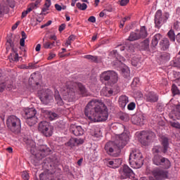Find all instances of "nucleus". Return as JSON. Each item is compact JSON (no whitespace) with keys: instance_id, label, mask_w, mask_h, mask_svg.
Masks as SVG:
<instances>
[{"instance_id":"1","label":"nucleus","mask_w":180,"mask_h":180,"mask_svg":"<svg viewBox=\"0 0 180 180\" xmlns=\"http://www.w3.org/2000/svg\"><path fill=\"white\" fill-rule=\"evenodd\" d=\"M84 115L89 120L94 123L105 122L109 117L108 108L99 99H92L88 103L84 109Z\"/></svg>"},{"instance_id":"2","label":"nucleus","mask_w":180,"mask_h":180,"mask_svg":"<svg viewBox=\"0 0 180 180\" xmlns=\"http://www.w3.org/2000/svg\"><path fill=\"white\" fill-rule=\"evenodd\" d=\"M129 140L127 133H122L119 135L118 138L113 142H108L105 146V150L107 154L112 157H119L122 148L127 144Z\"/></svg>"},{"instance_id":"3","label":"nucleus","mask_w":180,"mask_h":180,"mask_svg":"<svg viewBox=\"0 0 180 180\" xmlns=\"http://www.w3.org/2000/svg\"><path fill=\"white\" fill-rule=\"evenodd\" d=\"M74 86H77L78 88L80 94L82 95V96H85V94H86V89H85V86L82 85V84L74 83V82L71 81L66 82L63 89L65 92L63 94L70 102H72V101H75V99H77Z\"/></svg>"},{"instance_id":"4","label":"nucleus","mask_w":180,"mask_h":180,"mask_svg":"<svg viewBox=\"0 0 180 180\" xmlns=\"http://www.w3.org/2000/svg\"><path fill=\"white\" fill-rule=\"evenodd\" d=\"M144 164V160L143 159V154L138 149L132 150L129 155V165L132 168L139 169L141 168Z\"/></svg>"},{"instance_id":"5","label":"nucleus","mask_w":180,"mask_h":180,"mask_svg":"<svg viewBox=\"0 0 180 180\" xmlns=\"http://www.w3.org/2000/svg\"><path fill=\"white\" fill-rule=\"evenodd\" d=\"M168 19H169V13L165 12L162 14V11L158 10L155 14V27L160 29L164 23H167Z\"/></svg>"},{"instance_id":"6","label":"nucleus","mask_w":180,"mask_h":180,"mask_svg":"<svg viewBox=\"0 0 180 180\" xmlns=\"http://www.w3.org/2000/svg\"><path fill=\"white\" fill-rule=\"evenodd\" d=\"M152 161L154 165L162 167L164 169H169L171 168V162L169 160L160 154H155Z\"/></svg>"},{"instance_id":"7","label":"nucleus","mask_w":180,"mask_h":180,"mask_svg":"<svg viewBox=\"0 0 180 180\" xmlns=\"http://www.w3.org/2000/svg\"><path fill=\"white\" fill-rule=\"evenodd\" d=\"M6 125L13 133H19L22 127L20 124V119L15 115L10 116L6 121Z\"/></svg>"},{"instance_id":"8","label":"nucleus","mask_w":180,"mask_h":180,"mask_svg":"<svg viewBox=\"0 0 180 180\" xmlns=\"http://www.w3.org/2000/svg\"><path fill=\"white\" fill-rule=\"evenodd\" d=\"M152 175L146 177L147 180H164L168 179V171L156 168L152 171Z\"/></svg>"},{"instance_id":"9","label":"nucleus","mask_w":180,"mask_h":180,"mask_svg":"<svg viewBox=\"0 0 180 180\" xmlns=\"http://www.w3.org/2000/svg\"><path fill=\"white\" fill-rule=\"evenodd\" d=\"M101 81H109L111 84H116L119 80L117 73L113 70L103 72L100 75Z\"/></svg>"},{"instance_id":"10","label":"nucleus","mask_w":180,"mask_h":180,"mask_svg":"<svg viewBox=\"0 0 180 180\" xmlns=\"http://www.w3.org/2000/svg\"><path fill=\"white\" fill-rule=\"evenodd\" d=\"M153 139H155V134L153 131H142L139 134V142L142 146H148Z\"/></svg>"},{"instance_id":"11","label":"nucleus","mask_w":180,"mask_h":180,"mask_svg":"<svg viewBox=\"0 0 180 180\" xmlns=\"http://www.w3.org/2000/svg\"><path fill=\"white\" fill-rule=\"evenodd\" d=\"M161 139L162 146H155L152 149L154 155H155V154H158L159 153H163V154H167L168 148H169V139H168V138L165 136H162Z\"/></svg>"},{"instance_id":"12","label":"nucleus","mask_w":180,"mask_h":180,"mask_svg":"<svg viewBox=\"0 0 180 180\" xmlns=\"http://www.w3.org/2000/svg\"><path fill=\"white\" fill-rule=\"evenodd\" d=\"M39 99L44 105H49V103L54 102V94L53 91L49 89L42 90L39 96Z\"/></svg>"},{"instance_id":"13","label":"nucleus","mask_w":180,"mask_h":180,"mask_svg":"<svg viewBox=\"0 0 180 180\" xmlns=\"http://www.w3.org/2000/svg\"><path fill=\"white\" fill-rule=\"evenodd\" d=\"M38 130L45 136V137H51L53 136V130H51V126L47 121H41L38 126Z\"/></svg>"},{"instance_id":"14","label":"nucleus","mask_w":180,"mask_h":180,"mask_svg":"<svg viewBox=\"0 0 180 180\" xmlns=\"http://www.w3.org/2000/svg\"><path fill=\"white\" fill-rule=\"evenodd\" d=\"M134 172L127 166L124 165L122 167L121 179H127V178H134Z\"/></svg>"},{"instance_id":"15","label":"nucleus","mask_w":180,"mask_h":180,"mask_svg":"<svg viewBox=\"0 0 180 180\" xmlns=\"http://www.w3.org/2000/svg\"><path fill=\"white\" fill-rule=\"evenodd\" d=\"M39 153L37 155L35 154V155H37V157L40 155L39 158H44V157H46V155H49V154L51 153V149H50V148L47 147L46 145H40L39 146Z\"/></svg>"},{"instance_id":"16","label":"nucleus","mask_w":180,"mask_h":180,"mask_svg":"<svg viewBox=\"0 0 180 180\" xmlns=\"http://www.w3.org/2000/svg\"><path fill=\"white\" fill-rule=\"evenodd\" d=\"M158 96L154 91H150L145 94V99L146 102H149L150 103H155L158 102Z\"/></svg>"},{"instance_id":"17","label":"nucleus","mask_w":180,"mask_h":180,"mask_svg":"<svg viewBox=\"0 0 180 180\" xmlns=\"http://www.w3.org/2000/svg\"><path fill=\"white\" fill-rule=\"evenodd\" d=\"M70 131L76 136H82L84 134V129H82V126L71 125Z\"/></svg>"},{"instance_id":"18","label":"nucleus","mask_w":180,"mask_h":180,"mask_svg":"<svg viewBox=\"0 0 180 180\" xmlns=\"http://www.w3.org/2000/svg\"><path fill=\"white\" fill-rule=\"evenodd\" d=\"M159 46L161 50H163V51H167V50L169 49V46H171L169 39L168 38L164 37L162 39L160 40Z\"/></svg>"},{"instance_id":"19","label":"nucleus","mask_w":180,"mask_h":180,"mask_svg":"<svg viewBox=\"0 0 180 180\" xmlns=\"http://www.w3.org/2000/svg\"><path fill=\"white\" fill-rule=\"evenodd\" d=\"M131 122L133 124L143 126L144 124V117L143 115H134L131 117Z\"/></svg>"},{"instance_id":"20","label":"nucleus","mask_w":180,"mask_h":180,"mask_svg":"<svg viewBox=\"0 0 180 180\" xmlns=\"http://www.w3.org/2000/svg\"><path fill=\"white\" fill-rule=\"evenodd\" d=\"M37 113L36 109L33 108L24 109V117L25 119L35 117Z\"/></svg>"},{"instance_id":"21","label":"nucleus","mask_w":180,"mask_h":180,"mask_svg":"<svg viewBox=\"0 0 180 180\" xmlns=\"http://www.w3.org/2000/svg\"><path fill=\"white\" fill-rule=\"evenodd\" d=\"M129 103V97L127 96H120L118 99V105L122 109L126 108V105Z\"/></svg>"},{"instance_id":"22","label":"nucleus","mask_w":180,"mask_h":180,"mask_svg":"<svg viewBox=\"0 0 180 180\" xmlns=\"http://www.w3.org/2000/svg\"><path fill=\"white\" fill-rule=\"evenodd\" d=\"M11 51L13 52L8 56L11 63H12L13 61L18 63V61H19V53H18V49L13 48L11 49Z\"/></svg>"},{"instance_id":"23","label":"nucleus","mask_w":180,"mask_h":180,"mask_svg":"<svg viewBox=\"0 0 180 180\" xmlns=\"http://www.w3.org/2000/svg\"><path fill=\"white\" fill-rule=\"evenodd\" d=\"M162 39V34L158 33L155 34L151 41L150 47L155 48L158 46V41Z\"/></svg>"},{"instance_id":"24","label":"nucleus","mask_w":180,"mask_h":180,"mask_svg":"<svg viewBox=\"0 0 180 180\" xmlns=\"http://www.w3.org/2000/svg\"><path fill=\"white\" fill-rule=\"evenodd\" d=\"M41 112L46 115H48V117L50 120H55V119L58 117V115L57 113L53 112L49 110H41Z\"/></svg>"},{"instance_id":"25","label":"nucleus","mask_w":180,"mask_h":180,"mask_svg":"<svg viewBox=\"0 0 180 180\" xmlns=\"http://www.w3.org/2000/svg\"><path fill=\"white\" fill-rule=\"evenodd\" d=\"M90 134H91L94 137H101V129L96 127H92L90 129Z\"/></svg>"},{"instance_id":"26","label":"nucleus","mask_w":180,"mask_h":180,"mask_svg":"<svg viewBox=\"0 0 180 180\" xmlns=\"http://www.w3.org/2000/svg\"><path fill=\"white\" fill-rule=\"evenodd\" d=\"M167 39L172 41V43H175V40L176 39V35H175V31H174L173 29H171L169 30V32L167 34Z\"/></svg>"},{"instance_id":"27","label":"nucleus","mask_w":180,"mask_h":180,"mask_svg":"<svg viewBox=\"0 0 180 180\" xmlns=\"http://www.w3.org/2000/svg\"><path fill=\"white\" fill-rule=\"evenodd\" d=\"M140 36L137 32H132L130 33L127 40L129 41H136V40H140Z\"/></svg>"},{"instance_id":"28","label":"nucleus","mask_w":180,"mask_h":180,"mask_svg":"<svg viewBox=\"0 0 180 180\" xmlns=\"http://www.w3.org/2000/svg\"><path fill=\"white\" fill-rule=\"evenodd\" d=\"M26 119V123L30 126V127H32V126H34L36 123H37V118L35 117H30Z\"/></svg>"},{"instance_id":"29","label":"nucleus","mask_w":180,"mask_h":180,"mask_svg":"<svg viewBox=\"0 0 180 180\" xmlns=\"http://www.w3.org/2000/svg\"><path fill=\"white\" fill-rule=\"evenodd\" d=\"M138 34H139L140 39H146V37H147V36H148V33L147 32L146 26H143L141 27L139 33Z\"/></svg>"},{"instance_id":"30","label":"nucleus","mask_w":180,"mask_h":180,"mask_svg":"<svg viewBox=\"0 0 180 180\" xmlns=\"http://www.w3.org/2000/svg\"><path fill=\"white\" fill-rule=\"evenodd\" d=\"M122 75L126 79H130V69L125 68L122 69Z\"/></svg>"},{"instance_id":"31","label":"nucleus","mask_w":180,"mask_h":180,"mask_svg":"<svg viewBox=\"0 0 180 180\" xmlns=\"http://www.w3.org/2000/svg\"><path fill=\"white\" fill-rule=\"evenodd\" d=\"M131 64L134 67H137V68H139V67L141 66L140 58L134 57L131 60Z\"/></svg>"},{"instance_id":"32","label":"nucleus","mask_w":180,"mask_h":180,"mask_svg":"<svg viewBox=\"0 0 180 180\" xmlns=\"http://www.w3.org/2000/svg\"><path fill=\"white\" fill-rule=\"evenodd\" d=\"M142 47L143 50L148 51L150 50V40L148 39H146L142 42Z\"/></svg>"},{"instance_id":"33","label":"nucleus","mask_w":180,"mask_h":180,"mask_svg":"<svg viewBox=\"0 0 180 180\" xmlns=\"http://www.w3.org/2000/svg\"><path fill=\"white\" fill-rule=\"evenodd\" d=\"M172 94L173 96H175V95H180L179 89H178V86L175 84L172 85Z\"/></svg>"},{"instance_id":"34","label":"nucleus","mask_w":180,"mask_h":180,"mask_svg":"<svg viewBox=\"0 0 180 180\" xmlns=\"http://www.w3.org/2000/svg\"><path fill=\"white\" fill-rule=\"evenodd\" d=\"M171 58V55L169 53L165 52L160 56V59L162 61H168Z\"/></svg>"},{"instance_id":"35","label":"nucleus","mask_w":180,"mask_h":180,"mask_svg":"<svg viewBox=\"0 0 180 180\" xmlns=\"http://www.w3.org/2000/svg\"><path fill=\"white\" fill-rule=\"evenodd\" d=\"M84 58H86V60H89L90 61H92V63H98V56L86 55L84 56Z\"/></svg>"},{"instance_id":"36","label":"nucleus","mask_w":180,"mask_h":180,"mask_svg":"<svg viewBox=\"0 0 180 180\" xmlns=\"http://www.w3.org/2000/svg\"><path fill=\"white\" fill-rule=\"evenodd\" d=\"M65 146L68 147H70L72 148V147H75L76 143H75V138H71L66 143Z\"/></svg>"},{"instance_id":"37","label":"nucleus","mask_w":180,"mask_h":180,"mask_svg":"<svg viewBox=\"0 0 180 180\" xmlns=\"http://www.w3.org/2000/svg\"><path fill=\"white\" fill-rule=\"evenodd\" d=\"M74 40H75V35H70L66 42L65 43V46H66V47H68V46H71V43L72 41H74Z\"/></svg>"},{"instance_id":"38","label":"nucleus","mask_w":180,"mask_h":180,"mask_svg":"<svg viewBox=\"0 0 180 180\" xmlns=\"http://www.w3.org/2000/svg\"><path fill=\"white\" fill-rule=\"evenodd\" d=\"M76 6L80 11H86V8H88V6L85 3H83V4L77 3Z\"/></svg>"},{"instance_id":"39","label":"nucleus","mask_w":180,"mask_h":180,"mask_svg":"<svg viewBox=\"0 0 180 180\" xmlns=\"http://www.w3.org/2000/svg\"><path fill=\"white\" fill-rule=\"evenodd\" d=\"M172 65L180 68V57L177 58L175 60L172 61Z\"/></svg>"},{"instance_id":"40","label":"nucleus","mask_w":180,"mask_h":180,"mask_svg":"<svg viewBox=\"0 0 180 180\" xmlns=\"http://www.w3.org/2000/svg\"><path fill=\"white\" fill-rule=\"evenodd\" d=\"M107 167H109V168H113L114 169H116V168H117L116 167V164L115 163V162L113 160H109L107 163Z\"/></svg>"},{"instance_id":"41","label":"nucleus","mask_w":180,"mask_h":180,"mask_svg":"<svg viewBox=\"0 0 180 180\" xmlns=\"http://www.w3.org/2000/svg\"><path fill=\"white\" fill-rule=\"evenodd\" d=\"M128 110H134L136 109V103L131 102L127 105Z\"/></svg>"},{"instance_id":"42","label":"nucleus","mask_w":180,"mask_h":180,"mask_svg":"<svg viewBox=\"0 0 180 180\" xmlns=\"http://www.w3.org/2000/svg\"><path fill=\"white\" fill-rule=\"evenodd\" d=\"M47 176H49V174L42 172L39 174V180H47L49 179Z\"/></svg>"},{"instance_id":"43","label":"nucleus","mask_w":180,"mask_h":180,"mask_svg":"<svg viewBox=\"0 0 180 180\" xmlns=\"http://www.w3.org/2000/svg\"><path fill=\"white\" fill-rule=\"evenodd\" d=\"M75 141L76 146H80L81 144H84V141L83 139L75 138Z\"/></svg>"},{"instance_id":"44","label":"nucleus","mask_w":180,"mask_h":180,"mask_svg":"<svg viewBox=\"0 0 180 180\" xmlns=\"http://www.w3.org/2000/svg\"><path fill=\"white\" fill-rule=\"evenodd\" d=\"M121 120H124V122H129L130 120V117H129V115L127 114H123L120 116Z\"/></svg>"},{"instance_id":"45","label":"nucleus","mask_w":180,"mask_h":180,"mask_svg":"<svg viewBox=\"0 0 180 180\" xmlns=\"http://www.w3.org/2000/svg\"><path fill=\"white\" fill-rule=\"evenodd\" d=\"M112 161L115 163V167H117V168H119V167L122 165V160L120 159H113Z\"/></svg>"},{"instance_id":"46","label":"nucleus","mask_w":180,"mask_h":180,"mask_svg":"<svg viewBox=\"0 0 180 180\" xmlns=\"http://www.w3.org/2000/svg\"><path fill=\"white\" fill-rule=\"evenodd\" d=\"M140 84V79L139 77H135L132 82L131 85L133 86H137Z\"/></svg>"},{"instance_id":"47","label":"nucleus","mask_w":180,"mask_h":180,"mask_svg":"<svg viewBox=\"0 0 180 180\" xmlns=\"http://www.w3.org/2000/svg\"><path fill=\"white\" fill-rule=\"evenodd\" d=\"M44 47L45 49H53V44L50 41H46L44 43Z\"/></svg>"},{"instance_id":"48","label":"nucleus","mask_w":180,"mask_h":180,"mask_svg":"<svg viewBox=\"0 0 180 180\" xmlns=\"http://www.w3.org/2000/svg\"><path fill=\"white\" fill-rule=\"evenodd\" d=\"M107 98H110L113 95V90L110 89V90H106V93L104 94Z\"/></svg>"},{"instance_id":"49","label":"nucleus","mask_w":180,"mask_h":180,"mask_svg":"<svg viewBox=\"0 0 180 180\" xmlns=\"http://www.w3.org/2000/svg\"><path fill=\"white\" fill-rule=\"evenodd\" d=\"M25 68L26 70H34V68H36V63H30L28 66H27Z\"/></svg>"},{"instance_id":"50","label":"nucleus","mask_w":180,"mask_h":180,"mask_svg":"<svg viewBox=\"0 0 180 180\" xmlns=\"http://www.w3.org/2000/svg\"><path fill=\"white\" fill-rule=\"evenodd\" d=\"M22 178L24 180H29V173L27 172H23L22 173Z\"/></svg>"},{"instance_id":"51","label":"nucleus","mask_w":180,"mask_h":180,"mask_svg":"<svg viewBox=\"0 0 180 180\" xmlns=\"http://www.w3.org/2000/svg\"><path fill=\"white\" fill-rule=\"evenodd\" d=\"M130 2V0H121L120 1V6H126Z\"/></svg>"},{"instance_id":"52","label":"nucleus","mask_w":180,"mask_h":180,"mask_svg":"<svg viewBox=\"0 0 180 180\" xmlns=\"http://www.w3.org/2000/svg\"><path fill=\"white\" fill-rule=\"evenodd\" d=\"M110 56H112V57H115V58H117V57H119V53H117V50H113L110 53Z\"/></svg>"},{"instance_id":"53","label":"nucleus","mask_w":180,"mask_h":180,"mask_svg":"<svg viewBox=\"0 0 180 180\" xmlns=\"http://www.w3.org/2000/svg\"><path fill=\"white\" fill-rule=\"evenodd\" d=\"M7 43H8L11 49H15V44H13V41H12V39H7Z\"/></svg>"},{"instance_id":"54","label":"nucleus","mask_w":180,"mask_h":180,"mask_svg":"<svg viewBox=\"0 0 180 180\" xmlns=\"http://www.w3.org/2000/svg\"><path fill=\"white\" fill-rule=\"evenodd\" d=\"M171 126H172V127H174L175 129H180V123L179 122H172Z\"/></svg>"},{"instance_id":"55","label":"nucleus","mask_w":180,"mask_h":180,"mask_svg":"<svg viewBox=\"0 0 180 180\" xmlns=\"http://www.w3.org/2000/svg\"><path fill=\"white\" fill-rule=\"evenodd\" d=\"M41 2V0H37L35 3L31 4V6L32 8H37V6H39V4H40Z\"/></svg>"},{"instance_id":"56","label":"nucleus","mask_w":180,"mask_h":180,"mask_svg":"<svg viewBox=\"0 0 180 180\" xmlns=\"http://www.w3.org/2000/svg\"><path fill=\"white\" fill-rule=\"evenodd\" d=\"M55 100L57 101L58 99H60L61 98V96H60V92L58 91V90H55Z\"/></svg>"},{"instance_id":"57","label":"nucleus","mask_w":180,"mask_h":180,"mask_svg":"<svg viewBox=\"0 0 180 180\" xmlns=\"http://www.w3.org/2000/svg\"><path fill=\"white\" fill-rule=\"evenodd\" d=\"M173 27L175 30H179V21L174 22Z\"/></svg>"},{"instance_id":"58","label":"nucleus","mask_w":180,"mask_h":180,"mask_svg":"<svg viewBox=\"0 0 180 180\" xmlns=\"http://www.w3.org/2000/svg\"><path fill=\"white\" fill-rule=\"evenodd\" d=\"M104 12H113V8H112V6H108L106 7V8L104 9Z\"/></svg>"},{"instance_id":"59","label":"nucleus","mask_w":180,"mask_h":180,"mask_svg":"<svg viewBox=\"0 0 180 180\" xmlns=\"http://www.w3.org/2000/svg\"><path fill=\"white\" fill-rule=\"evenodd\" d=\"M56 101L57 102V104L59 106H63V105H64V101H63V98H61V97L59 99L56 100Z\"/></svg>"},{"instance_id":"60","label":"nucleus","mask_w":180,"mask_h":180,"mask_svg":"<svg viewBox=\"0 0 180 180\" xmlns=\"http://www.w3.org/2000/svg\"><path fill=\"white\" fill-rule=\"evenodd\" d=\"M88 21L91 22V23H95V22H96V18L95 16H90L88 19Z\"/></svg>"},{"instance_id":"61","label":"nucleus","mask_w":180,"mask_h":180,"mask_svg":"<svg viewBox=\"0 0 180 180\" xmlns=\"http://www.w3.org/2000/svg\"><path fill=\"white\" fill-rule=\"evenodd\" d=\"M44 6H46V8H49V6H51V0H46Z\"/></svg>"},{"instance_id":"62","label":"nucleus","mask_w":180,"mask_h":180,"mask_svg":"<svg viewBox=\"0 0 180 180\" xmlns=\"http://www.w3.org/2000/svg\"><path fill=\"white\" fill-rule=\"evenodd\" d=\"M65 29V24L63 23L59 26L58 30L59 32H63V30H64Z\"/></svg>"},{"instance_id":"63","label":"nucleus","mask_w":180,"mask_h":180,"mask_svg":"<svg viewBox=\"0 0 180 180\" xmlns=\"http://www.w3.org/2000/svg\"><path fill=\"white\" fill-rule=\"evenodd\" d=\"M56 57V53H50L47 60H53Z\"/></svg>"},{"instance_id":"64","label":"nucleus","mask_w":180,"mask_h":180,"mask_svg":"<svg viewBox=\"0 0 180 180\" xmlns=\"http://www.w3.org/2000/svg\"><path fill=\"white\" fill-rule=\"evenodd\" d=\"M176 41L180 45V32L176 35Z\"/></svg>"}]
</instances>
